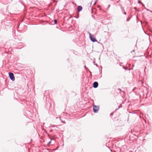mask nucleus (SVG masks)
Here are the masks:
<instances>
[{"label": "nucleus", "instance_id": "obj_16", "mask_svg": "<svg viewBox=\"0 0 152 152\" xmlns=\"http://www.w3.org/2000/svg\"><path fill=\"white\" fill-rule=\"evenodd\" d=\"M62 123H63V121H62Z\"/></svg>", "mask_w": 152, "mask_h": 152}, {"label": "nucleus", "instance_id": "obj_15", "mask_svg": "<svg viewBox=\"0 0 152 152\" xmlns=\"http://www.w3.org/2000/svg\"><path fill=\"white\" fill-rule=\"evenodd\" d=\"M60 120H61L60 117Z\"/></svg>", "mask_w": 152, "mask_h": 152}, {"label": "nucleus", "instance_id": "obj_13", "mask_svg": "<svg viewBox=\"0 0 152 152\" xmlns=\"http://www.w3.org/2000/svg\"><path fill=\"white\" fill-rule=\"evenodd\" d=\"M50 142H49V144H50Z\"/></svg>", "mask_w": 152, "mask_h": 152}, {"label": "nucleus", "instance_id": "obj_9", "mask_svg": "<svg viewBox=\"0 0 152 152\" xmlns=\"http://www.w3.org/2000/svg\"><path fill=\"white\" fill-rule=\"evenodd\" d=\"M75 17H76V18H78L79 17V15H77V16H76Z\"/></svg>", "mask_w": 152, "mask_h": 152}, {"label": "nucleus", "instance_id": "obj_5", "mask_svg": "<svg viewBox=\"0 0 152 152\" xmlns=\"http://www.w3.org/2000/svg\"><path fill=\"white\" fill-rule=\"evenodd\" d=\"M82 10V7L81 6H78L77 8V10L78 12H80Z\"/></svg>", "mask_w": 152, "mask_h": 152}, {"label": "nucleus", "instance_id": "obj_10", "mask_svg": "<svg viewBox=\"0 0 152 152\" xmlns=\"http://www.w3.org/2000/svg\"><path fill=\"white\" fill-rule=\"evenodd\" d=\"M124 14H125V15H126V13L125 12L124 13Z\"/></svg>", "mask_w": 152, "mask_h": 152}, {"label": "nucleus", "instance_id": "obj_3", "mask_svg": "<svg viewBox=\"0 0 152 152\" xmlns=\"http://www.w3.org/2000/svg\"><path fill=\"white\" fill-rule=\"evenodd\" d=\"M89 37L90 38V39L91 41H92L93 42H97V40L94 38L91 35V33H89Z\"/></svg>", "mask_w": 152, "mask_h": 152}, {"label": "nucleus", "instance_id": "obj_2", "mask_svg": "<svg viewBox=\"0 0 152 152\" xmlns=\"http://www.w3.org/2000/svg\"><path fill=\"white\" fill-rule=\"evenodd\" d=\"M9 75L11 80L13 81L15 80V78L13 73H9Z\"/></svg>", "mask_w": 152, "mask_h": 152}, {"label": "nucleus", "instance_id": "obj_14", "mask_svg": "<svg viewBox=\"0 0 152 152\" xmlns=\"http://www.w3.org/2000/svg\"><path fill=\"white\" fill-rule=\"evenodd\" d=\"M133 51H134V50H133L132 51H131V53H132Z\"/></svg>", "mask_w": 152, "mask_h": 152}, {"label": "nucleus", "instance_id": "obj_1", "mask_svg": "<svg viewBox=\"0 0 152 152\" xmlns=\"http://www.w3.org/2000/svg\"><path fill=\"white\" fill-rule=\"evenodd\" d=\"M99 107L94 105L93 106V111L94 113H97L98 112L99 109Z\"/></svg>", "mask_w": 152, "mask_h": 152}, {"label": "nucleus", "instance_id": "obj_4", "mask_svg": "<svg viewBox=\"0 0 152 152\" xmlns=\"http://www.w3.org/2000/svg\"><path fill=\"white\" fill-rule=\"evenodd\" d=\"M98 82H94L93 84V87L95 88H96L98 87Z\"/></svg>", "mask_w": 152, "mask_h": 152}, {"label": "nucleus", "instance_id": "obj_11", "mask_svg": "<svg viewBox=\"0 0 152 152\" xmlns=\"http://www.w3.org/2000/svg\"><path fill=\"white\" fill-rule=\"evenodd\" d=\"M110 6V5H109L108 6V7H109Z\"/></svg>", "mask_w": 152, "mask_h": 152}, {"label": "nucleus", "instance_id": "obj_7", "mask_svg": "<svg viewBox=\"0 0 152 152\" xmlns=\"http://www.w3.org/2000/svg\"><path fill=\"white\" fill-rule=\"evenodd\" d=\"M130 18H128L127 19V21H128L129 20H130Z\"/></svg>", "mask_w": 152, "mask_h": 152}, {"label": "nucleus", "instance_id": "obj_12", "mask_svg": "<svg viewBox=\"0 0 152 152\" xmlns=\"http://www.w3.org/2000/svg\"><path fill=\"white\" fill-rule=\"evenodd\" d=\"M111 115H113V113H111Z\"/></svg>", "mask_w": 152, "mask_h": 152}, {"label": "nucleus", "instance_id": "obj_8", "mask_svg": "<svg viewBox=\"0 0 152 152\" xmlns=\"http://www.w3.org/2000/svg\"><path fill=\"white\" fill-rule=\"evenodd\" d=\"M138 3H139V4H142V3L140 1H138Z\"/></svg>", "mask_w": 152, "mask_h": 152}, {"label": "nucleus", "instance_id": "obj_6", "mask_svg": "<svg viewBox=\"0 0 152 152\" xmlns=\"http://www.w3.org/2000/svg\"><path fill=\"white\" fill-rule=\"evenodd\" d=\"M54 22L55 24L57 23V20L56 19L54 20Z\"/></svg>", "mask_w": 152, "mask_h": 152}]
</instances>
